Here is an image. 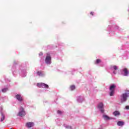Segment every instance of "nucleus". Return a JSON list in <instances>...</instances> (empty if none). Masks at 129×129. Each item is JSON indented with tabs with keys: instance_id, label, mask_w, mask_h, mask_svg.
Returning <instances> with one entry per match:
<instances>
[{
	"instance_id": "dca6fc26",
	"label": "nucleus",
	"mask_w": 129,
	"mask_h": 129,
	"mask_svg": "<svg viewBox=\"0 0 129 129\" xmlns=\"http://www.w3.org/2000/svg\"><path fill=\"white\" fill-rule=\"evenodd\" d=\"M113 114L114 116H117V115H119L120 113L118 111H115L113 112Z\"/></svg>"
},
{
	"instance_id": "4be33fe9",
	"label": "nucleus",
	"mask_w": 129,
	"mask_h": 129,
	"mask_svg": "<svg viewBox=\"0 0 129 129\" xmlns=\"http://www.w3.org/2000/svg\"><path fill=\"white\" fill-rule=\"evenodd\" d=\"M7 91H8V89L7 88H5L2 89V92H7Z\"/></svg>"
},
{
	"instance_id": "b1692460",
	"label": "nucleus",
	"mask_w": 129,
	"mask_h": 129,
	"mask_svg": "<svg viewBox=\"0 0 129 129\" xmlns=\"http://www.w3.org/2000/svg\"><path fill=\"white\" fill-rule=\"evenodd\" d=\"M39 56H43V53L42 52L39 53Z\"/></svg>"
},
{
	"instance_id": "20e7f679",
	"label": "nucleus",
	"mask_w": 129,
	"mask_h": 129,
	"mask_svg": "<svg viewBox=\"0 0 129 129\" xmlns=\"http://www.w3.org/2000/svg\"><path fill=\"white\" fill-rule=\"evenodd\" d=\"M118 69V67L117 66H111L110 70L112 72V73L114 75L116 74L117 70Z\"/></svg>"
},
{
	"instance_id": "6e6552de",
	"label": "nucleus",
	"mask_w": 129,
	"mask_h": 129,
	"mask_svg": "<svg viewBox=\"0 0 129 129\" xmlns=\"http://www.w3.org/2000/svg\"><path fill=\"white\" fill-rule=\"evenodd\" d=\"M77 101L78 102L81 103V102H83V101H84V97L82 96H79L77 97Z\"/></svg>"
},
{
	"instance_id": "9b49d317",
	"label": "nucleus",
	"mask_w": 129,
	"mask_h": 129,
	"mask_svg": "<svg viewBox=\"0 0 129 129\" xmlns=\"http://www.w3.org/2000/svg\"><path fill=\"white\" fill-rule=\"evenodd\" d=\"M36 75L38 76H40L41 77H43V76H45V73L42 71H38L36 73Z\"/></svg>"
},
{
	"instance_id": "f8f14e48",
	"label": "nucleus",
	"mask_w": 129,
	"mask_h": 129,
	"mask_svg": "<svg viewBox=\"0 0 129 129\" xmlns=\"http://www.w3.org/2000/svg\"><path fill=\"white\" fill-rule=\"evenodd\" d=\"M115 87H116V86L115 85V84H112L110 86V88H109L110 91H114V90L115 89Z\"/></svg>"
},
{
	"instance_id": "aec40b11",
	"label": "nucleus",
	"mask_w": 129,
	"mask_h": 129,
	"mask_svg": "<svg viewBox=\"0 0 129 129\" xmlns=\"http://www.w3.org/2000/svg\"><path fill=\"white\" fill-rule=\"evenodd\" d=\"M100 62H101V60L99 59H97L95 63V64H99V63H100Z\"/></svg>"
},
{
	"instance_id": "f03ea898",
	"label": "nucleus",
	"mask_w": 129,
	"mask_h": 129,
	"mask_svg": "<svg viewBox=\"0 0 129 129\" xmlns=\"http://www.w3.org/2000/svg\"><path fill=\"white\" fill-rule=\"evenodd\" d=\"M51 55L50 54V53H46V56L45 57V63L47 64V65H50L51 63Z\"/></svg>"
},
{
	"instance_id": "ddd939ff",
	"label": "nucleus",
	"mask_w": 129,
	"mask_h": 129,
	"mask_svg": "<svg viewBox=\"0 0 129 129\" xmlns=\"http://www.w3.org/2000/svg\"><path fill=\"white\" fill-rule=\"evenodd\" d=\"M21 75H22V77H26V76L27 75V72H26V71L25 70H22L21 71Z\"/></svg>"
},
{
	"instance_id": "9d476101",
	"label": "nucleus",
	"mask_w": 129,
	"mask_h": 129,
	"mask_svg": "<svg viewBox=\"0 0 129 129\" xmlns=\"http://www.w3.org/2000/svg\"><path fill=\"white\" fill-rule=\"evenodd\" d=\"M34 122H28L27 123H26V126L27 127H33V126H34Z\"/></svg>"
},
{
	"instance_id": "1a4fd4ad",
	"label": "nucleus",
	"mask_w": 129,
	"mask_h": 129,
	"mask_svg": "<svg viewBox=\"0 0 129 129\" xmlns=\"http://www.w3.org/2000/svg\"><path fill=\"white\" fill-rule=\"evenodd\" d=\"M15 97L18 101L22 102L23 100V97L21 96V95L17 94L16 95Z\"/></svg>"
},
{
	"instance_id": "f3484780",
	"label": "nucleus",
	"mask_w": 129,
	"mask_h": 129,
	"mask_svg": "<svg viewBox=\"0 0 129 129\" xmlns=\"http://www.w3.org/2000/svg\"><path fill=\"white\" fill-rule=\"evenodd\" d=\"M1 115L2 117L1 118V121H4V120H5V115H4V113H1Z\"/></svg>"
},
{
	"instance_id": "bb28decb",
	"label": "nucleus",
	"mask_w": 129,
	"mask_h": 129,
	"mask_svg": "<svg viewBox=\"0 0 129 129\" xmlns=\"http://www.w3.org/2000/svg\"><path fill=\"white\" fill-rule=\"evenodd\" d=\"M90 15H92V16H93V12H91L90 13Z\"/></svg>"
},
{
	"instance_id": "4468645a",
	"label": "nucleus",
	"mask_w": 129,
	"mask_h": 129,
	"mask_svg": "<svg viewBox=\"0 0 129 129\" xmlns=\"http://www.w3.org/2000/svg\"><path fill=\"white\" fill-rule=\"evenodd\" d=\"M117 124L118 126H122L123 124H124V122L123 121H119L117 122Z\"/></svg>"
},
{
	"instance_id": "412c9836",
	"label": "nucleus",
	"mask_w": 129,
	"mask_h": 129,
	"mask_svg": "<svg viewBox=\"0 0 129 129\" xmlns=\"http://www.w3.org/2000/svg\"><path fill=\"white\" fill-rule=\"evenodd\" d=\"M70 89L71 90H74V89H75V85L71 86L70 87Z\"/></svg>"
},
{
	"instance_id": "a878e982",
	"label": "nucleus",
	"mask_w": 129,
	"mask_h": 129,
	"mask_svg": "<svg viewBox=\"0 0 129 129\" xmlns=\"http://www.w3.org/2000/svg\"><path fill=\"white\" fill-rule=\"evenodd\" d=\"M14 64L16 65V64H18V61H14Z\"/></svg>"
},
{
	"instance_id": "7ed1b4c3",
	"label": "nucleus",
	"mask_w": 129,
	"mask_h": 129,
	"mask_svg": "<svg viewBox=\"0 0 129 129\" xmlns=\"http://www.w3.org/2000/svg\"><path fill=\"white\" fill-rule=\"evenodd\" d=\"M26 115V111H25V109L22 107H21L19 109V112L18 114V116H21L23 117V116H25Z\"/></svg>"
},
{
	"instance_id": "c85d7f7f",
	"label": "nucleus",
	"mask_w": 129,
	"mask_h": 129,
	"mask_svg": "<svg viewBox=\"0 0 129 129\" xmlns=\"http://www.w3.org/2000/svg\"><path fill=\"white\" fill-rule=\"evenodd\" d=\"M13 74L14 75V73H13Z\"/></svg>"
},
{
	"instance_id": "a211bd4d",
	"label": "nucleus",
	"mask_w": 129,
	"mask_h": 129,
	"mask_svg": "<svg viewBox=\"0 0 129 129\" xmlns=\"http://www.w3.org/2000/svg\"><path fill=\"white\" fill-rule=\"evenodd\" d=\"M64 127H66V128H68V129H71L72 128V127L69 125H66L64 124Z\"/></svg>"
},
{
	"instance_id": "0eeeda50",
	"label": "nucleus",
	"mask_w": 129,
	"mask_h": 129,
	"mask_svg": "<svg viewBox=\"0 0 129 129\" xmlns=\"http://www.w3.org/2000/svg\"><path fill=\"white\" fill-rule=\"evenodd\" d=\"M121 73L123 76H128L129 72L127 70V69L124 68L121 70Z\"/></svg>"
},
{
	"instance_id": "5701e85b",
	"label": "nucleus",
	"mask_w": 129,
	"mask_h": 129,
	"mask_svg": "<svg viewBox=\"0 0 129 129\" xmlns=\"http://www.w3.org/2000/svg\"><path fill=\"white\" fill-rule=\"evenodd\" d=\"M57 112L58 114H62V112L60 110H58Z\"/></svg>"
},
{
	"instance_id": "6ab92c4d",
	"label": "nucleus",
	"mask_w": 129,
	"mask_h": 129,
	"mask_svg": "<svg viewBox=\"0 0 129 129\" xmlns=\"http://www.w3.org/2000/svg\"><path fill=\"white\" fill-rule=\"evenodd\" d=\"M114 94V91H110L109 95L110 96H113Z\"/></svg>"
},
{
	"instance_id": "2eb2a0df",
	"label": "nucleus",
	"mask_w": 129,
	"mask_h": 129,
	"mask_svg": "<svg viewBox=\"0 0 129 129\" xmlns=\"http://www.w3.org/2000/svg\"><path fill=\"white\" fill-rule=\"evenodd\" d=\"M103 118L105 120H109V119H110V118L107 115H103Z\"/></svg>"
},
{
	"instance_id": "f257e3e1",
	"label": "nucleus",
	"mask_w": 129,
	"mask_h": 129,
	"mask_svg": "<svg viewBox=\"0 0 129 129\" xmlns=\"http://www.w3.org/2000/svg\"><path fill=\"white\" fill-rule=\"evenodd\" d=\"M129 97V91L126 90L124 93L120 95V101L121 103L126 102L127 98Z\"/></svg>"
},
{
	"instance_id": "393cba45",
	"label": "nucleus",
	"mask_w": 129,
	"mask_h": 129,
	"mask_svg": "<svg viewBox=\"0 0 129 129\" xmlns=\"http://www.w3.org/2000/svg\"><path fill=\"white\" fill-rule=\"evenodd\" d=\"M125 108L126 109H129V106H126Z\"/></svg>"
},
{
	"instance_id": "cd10ccee",
	"label": "nucleus",
	"mask_w": 129,
	"mask_h": 129,
	"mask_svg": "<svg viewBox=\"0 0 129 129\" xmlns=\"http://www.w3.org/2000/svg\"><path fill=\"white\" fill-rule=\"evenodd\" d=\"M117 29H118V27H117Z\"/></svg>"
},
{
	"instance_id": "423d86ee",
	"label": "nucleus",
	"mask_w": 129,
	"mask_h": 129,
	"mask_svg": "<svg viewBox=\"0 0 129 129\" xmlns=\"http://www.w3.org/2000/svg\"><path fill=\"white\" fill-rule=\"evenodd\" d=\"M98 108L99 110L102 113L104 112V108L103 107V103H100L98 104Z\"/></svg>"
},
{
	"instance_id": "39448f33",
	"label": "nucleus",
	"mask_w": 129,
	"mask_h": 129,
	"mask_svg": "<svg viewBox=\"0 0 129 129\" xmlns=\"http://www.w3.org/2000/svg\"><path fill=\"white\" fill-rule=\"evenodd\" d=\"M38 87L40 88H48L49 86L44 83H37Z\"/></svg>"
}]
</instances>
